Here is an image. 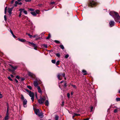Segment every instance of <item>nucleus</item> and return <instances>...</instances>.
Segmentation results:
<instances>
[{
    "label": "nucleus",
    "mask_w": 120,
    "mask_h": 120,
    "mask_svg": "<svg viewBox=\"0 0 120 120\" xmlns=\"http://www.w3.org/2000/svg\"><path fill=\"white\" fill-rule=\"evenodd\" d=\"M45 100V97H44L43 98H41L40 99L38 100V101L40 104H42L44 103Z\"/></svg>",
    "instance_id": "nucleus-3"
},
{
    "label": "nucleus",
    "mask_w": 120,
    "mask_h": 120,
    "mask_svg": "<svg viewBox=\"0 0 120 120\" xmlns=\"http://www.w3.org/2000/svg\"><path fill=\"white\" fill-rule=\"evenodd\" d=\"M2 95L1 94V93L0 92V98H2Z\"/></svg>",
    "instance_id": "nucleus-41"
},
{
    "label": "nucleus",
    "mask_w": 120,
    "mask_h": 120,
    "mask_svg": "<svg viewBox=\"0 0 120 120\" xmlns=\"http://www.w3.org/2000/svg\"><path fill=\"white\" fill-rule=\"evenodd\" d=\"M24 9H22V8L20 9H19V10L20 11V13H22V12L23 11Z\"/></svg>",
    "instance_id": "nucleus-19"
},
{
    "label": "nucleus",
    "mask_w": 120,
    "mask_h": 120,
    "mask_svg": "<svg viewBox=\"0 0 120 120\" xmlns=\"http://www.w3.org/2000/svg\"><path fill=\"white\" fill-rule=\"evenodd\" d=\"M11 68L12 69H13V70H15L17 68V67L16 66H15L14 67H13L11 65Z\"/></svg>",
    "instance_id": "nucleus-14"
},
{
    "label": "nucleus",
    "mask_w": 120,
    "mask_h": 120,
    "mask_svg": "<svg viewBox=\"0 0 120 120\" xmlns=\"http://www.w3.org/2000/svg\"><path fill=\"white\" fill-rule=\"evenodd\" d=\"M13 8H9L8 10V12L9 13L10 15L11 14V12L13 9Z\"/></svg>",
    "instance_id": "nucleus-10"
},
{
    "label": "nucleus",
    "mask_w": 120,
    "mask_h": 120,
    "mask_svg": "<svg viewBox=\"0 0 120 120\" xmlns=\"http://www.w3.org/2000/svg\"><path fill=\"white\" fill-rule=\"evenodd\" d=\"M82 72L83 73H84L83 74V75H85L87 74V73H86L87 72L86 70H83L82 71Z\"/></svg>",
    "instance_id": "nucleus-18"
},
{
    "label": "nucleus",
    "mask_w": 120,
    "mask_h": 120,
    "mask_svg": "<svg viewBox=\"0 0 120 120\" xmlns=\"http://www.w3.org/2000/svg\"><path fill=\"white\" fill-rule=\"evenodd\" d=\"M96 4V3L93 1H91L89 4V6L92 7L93 6L95 5Z\"/></svg>",
    "instance_id": "nucleus-6"
},
{
    "label": "nucleus",
    "mask_w": 120,
    "mask_h": 120,
    "mask_svg": "<svg viewBox=\"0 0 120 120\" xmlns=\"http://www.w3.org/2000/svg\"><path fill=\"white\" fill-rule=\"evenodd\" d=\"M7 10V7H6L5 8V14H6Z\"/></svg>",
    "instance_id": "nucleus-42"
},
{
    "label": "nucleus",
    "mask_w": 120,
    "mask_h": 120,
    "mask_svg": "<svg viewBox=\"0 0 120 120\" xmlns=\"http://www.w3.org/2000/svg\"><path fill=\"white\" fill-rule=\"evenodd\" d=\"M26 92H28L29 93L30 92H31V91H30V90L27 89L26 90Z\"/></svg>",
    "instance_id": "nucleus-48"
},
{
    "label": "nucleus",
    "mask_w": 120,
    "mask_h": 120,
    "mask_svg": "<svg viewBox=\"0 0 120 120\" xmlns=\"http://www.w3.org/2000/svg\"><path fill=\"white\" fill-rule=\"evenodd\" d=\"M31 45H32L33 46L34 45H35V44H34V43H32V42H31Z\"/></svg>",
    "instance_id": "nucleus-43"
},
{
    "label": "nucleus",
    "mask_w": 120,
    "mask_h": 120,
    "mask_svg": "<svg viewBox=\"0 0 120 120\" xmlns=\"http://www.w3.org/2000/svg\"><path fill=\"white\" fill-rule=\"evenodd\" d=\"M62 75L63 77H64L65 76V74L63 73L62 74Z\"/></svg>",
    "instance_id": "nucleus-52"
},
{
    "label": "nucleus",
    "mask_w": 120,
    "mask_h": 120,
    "mask_svg": "<svg viewBox=\"0 0 120 120\" xmlns=\"http://www.w3.org/2000/svg\"><path fill=\"white\" fill-rule=\"evenodd\" d=\"M30 96L31 97V99L32 101V102L34 101V93L33 92H30L29 94Z\"/></svg>",
    "instance_id": "nucleus-4"
},
{
    "label": "nucleus",
    "mask_w": 120,
    "mask_h": 120,
    "mask_svg": "<svg viewBox=\"0 0 120 120\" xmlns=\"http://www.w3.org/2000/svg\"><path fill=\"white\" fill-rule=\"evenodd\" d=\"M52 62L53 64H55L56 63V60H52Z\"/></svg>",
    "instance_id": "nucleus-25"
},
{
    "label": "nucleus",
    "mask_w": 120,
    "mask_h": 120,
    "mask_svg": "<svg viewBox=\"0 0 120 120\" xmlns=\"http://www.w3.org/2000/svg\"><path fill=\"white\" fill-rule=\"evenodd\" d=\"M18 4V2L17 1H15V4Z\"/></svg>",
    "instance_id": "nucleus-57"
},
{
    "label": "nucleus",
    "mask_w": 120,
    "mask_h": 120,
    "mask_svg": "<svg viewBox=\"0 0 120 120\" xmlns=\"http://www.w3.org/2000/svg\"><path fill=\"white\" fill-rule=\"evenodd\" d=\"M56 56H57L58 57H60V53H59L56 54Z\"/></svg>",
    "instance_id": "nucleus-24"
},
{
    "label": "nucleus",
    "mask_w": 120,
    "mask_h": 120,
    "mask_svg": "<svg viewBox=\"0 0 120 120\" xmlns=\"http://www.w3.org/2000/svg\"><path fill=\"white\" fill-rule=\"evenodd\" d=\"M21 99L22 101H23L24 100H25V99H24V98L23 96L22 95H21Z\"/></svg>",
    "instance_id": "nucleus-21"
},
{
    "label": "nucleus",
    "mask_w": 120,
    "mask_h": 120,
    "mask_svg": "<svg viewBox=\"0 0 120 120\" xmlns=\"http://www.w3.org/2000/svg\"><path fill=\"white\" fill-rule=\"evenodd\" d=\"M38 37V35L37 34L35 35H34V36H33V37L34 38H37Z\"/></svg>",
    "instance_id": "nucleus-30"
},
{
    "label": "nucleus",
    "mask_w": 120,
    "mask_h": 120,
    "mask_svg": "<svg viewBox=\"0 0 120 120\" xmlns=\"http://www.w3.org/2000/svg\"><path fill=\"white\" fill-rule=\"evenodd\" d=\"M4 20L5 21H6L7 20V18L6 17V15H5L4 16Z\"/></svg>",
    "instance_id": "nucleus-45"
},
{
    "label": "nucleus",
    "mask_w": 120,
    "mask_h": 120,
    "mask_svg": "<svg viewBox=\"0 0 120 120\" xmlns=\"http://www.w3.org/2000/svg\"><path fill=\"white\" fill-rule=\"evenodd\" d=\"M14 6H15V7H16V6H17V4H15Z\"/></svg>",
    "instance_id": "nucleus-64"
},
{
    "label": "nucleus",
    "mask_w": 120,
    "mask_h": 120,
    "mask_svg": "<svg viewBox=\"0 0 120 120\" xmlns=\"http://www.w3.org/2000/svg\"><path fill=\"white\" fill-rule=\"evenodd\" d=\"M16 78L18 79H19V77L18 76H16Z\"/></svg>",
    "instance_id": "nucleus-49"
},
{
    "label": "nucleus",
    "mask_w": 120,
    "mask_h": 120,
    "mask_svg": "<svg viewBox=\"0 0 120 120\" xmlns=\"http://www.w3.org/2000/svg\"><path fill=\"white\" fill-rule=\"evenodd\" d=\"M44 47L45 48H47V46L46 45H43Z\"/></svg>",
    "instance_id": "nucleus-46"
},
{
    "label": "nucleus",
    "mask_w": 120,
    "mask_h": 120,
    "mask_svg": "<svg viewBox=\"0 0 120 120\" xmlns=\"http://www.w3.org/2000/svg\"><path fill=\"white\" fill-rule=\"evenodd\" d=\"M115 22L114 21H111L109 22L110 26V27H112L114 25Z\"/></svg>",
    "instance_id": "nucleus-8"
},
{
    "label": "nucleus",
    "mask_w": 120,
    "mask_h": 120,
    "mask_svg": "<svg viewBox=\"0 0 120 120\" xmlns=\"http://www.w3.org/2000/svg\"><path fill=\"white\" fill-rule=\"evenodd\" d=\"M55 42L56 43H60V42L59 41H57V40H55Z\"/></svg>",
    "instance_id": "nucleus-35"
},
{
    "label": "nucleus",
    "mask_w": 120,
    "mask_h": 120,
    "mask_svg": "<svg viewBox=\"0 0 120 120\" xmlns=\"http://www.w3.org/2000/svg\"><path fill=\"white\" fill-rule=\"evenodd\" d=\"M39 39V38H37L35 40H37L38 39Z\"/></svg>",
    "instance_id": "nucleus-63"
},
{
    "label": "nucleus",
    "mask_w": 120,
    "mask_h": 120,
    "mask_svg": "<svg viewBox=\"0 0 120 120\" xmlns=\"http://www.w3.org/2000/svg\"><path fill=\"white\" fill-rule=\"evenodd\" d=\"M27 34L29 36L30 38H31L33 36L31 35L30 34Z\"/></svg>",
    "instance_id": "nucleus-39"
},
{
    "label": "nucleus",
    "mask_w": 120,
    "mask_h": 120,
    "mask_svg": "<svg viewBox=\"0 0 120 120\" xmlns=\"http://www.w3.org/2000/svg\"><path fill=\"white\" fill-rule=\"evenodd\" d=\"M89 119V118H87L86 119H85L84 120H88Z\"/></svg>",
    "instance_id": "nucleus-59"
},
{
    "label": "nucleus",
    "mask_w": 120,
    "mask_h": 120,
    "mask_svg": "<svg viewBox=\"0 0 120 120\" xmlns=\"http://www.w3.org/2000/svg\"><path fill=\"white\" fill-rule=\"evenodd\" d=\"M14 0H13L11 2V4H13V3H14Z\"/></svg>",
    "instance_id": "nucleus-53"
},
{
    "label": "nucleus",
    "mask_w": 120,
    "mask_h": 120,
    "mask_svg": "<svg viewBox=\"0 0 120 120\" xmlns=\"http://www.w3.org/2000/svg\"><path fill=\"white\" fill-rule=\"evenodd\" d=\"M34 49L35 50L37 49V46L36 45H35L34 46Z\"/></svg>",
    "instance_id": "nucleus-33"
},
{
    "label": "nucleus",
    "mask_w": 120,
    "mask_h": 120,
    "mask_svg": "<svg viewBox=\"0 0 120 120\" xmlns=\"http://www.w3.org/2000/svg\"><path fill=\"white\" fill-rule=\"evenodd\" d=\"M71 86L75 88H76V86L75 85H72Z\"/></svg>",
    "instance_id": "nucleus-36"
},
{
    "label": "nucleus",
    "mask_w": 120,
    "mask_h": 120,
    "mask_svg": "<svg viewBox=\"0 0 120 120\" xmlns=\"http://www.w3.org/2000/svg\"><path fill=\"white\" fill-rule=\"evenodd\" d=\"M93 107H91V112L92 111V110L93 109Z\"/></svg>",
    "instance_id": "nucleus-54"
},
{
    "label": "nucleus",
    "mask_w": 120,
    "mask_h": 120,
    "mask_svg": "<svg viewBox=\"0 0 120 120\" xmlns=\"http://www.w3.org/2000/svg\"><path fill=\"white\" fill-rule=\"evenodd\" d=\"M27 88H28L32 90V87L31 86H27Z\"/></svg>",
    "instance_id": "nucleus-26"
},
{
    "label": "nucleus",
    "mask_w": 120,
    "mask_h": 120,
    "mask_svg": "<svg viewBox=\"0 0 120 120\" xmlns=\"http://www.w3.org/2000/svg\"><path fill=\"white\" fill-rule=\"evenodd\" d=\"M55 2H52L51 3V4H55Z\"/></svg>",
    "instance_id": "nucleus-55"
},
{
    "label": "nucleus",
    "mask_w": 120,
    "mask_h": 120,
    "mask_svg": "<svg viewBox=\"0 0 120 120\" xmlns=\"http://www.w3.org/2000/svg\"><path fill=\"white\" fill-rule=\"evenodd\" d=\"M60 48L62 49H64V46L62 45H60Z\"/></svg>",
    "instance_id": "nucleus-22"
},
{
    "label": "nucleus",
    "mask_w": 120,
    "mask_h": 120,
    "mask_svg": "<svg viewBox=\"0 0 120 120\" xmlns=\"http://www.w3.org/2000/svg\"><path fill=\"white\" fill-rule=\"evenodd\" d=\"M50 37H51V36L50 35V34H49L48 37L46 38V39H49L50 38Z\"/></svg>",
    "instance_id": "nucleus-27"
},
{
    "label": "nucleus",
    "mask_w": 120,
    "mask_h": 120,
    "mask_svg": "<svg viewBox=\"0 0 120 120\" xmlns=\"http://www.w3.org/2000/svg\"><path fill=\"white\" fill-rule=\"evenodd\" d=\"M116 100L117 101H120V98H116Z\"/></svg>",
    "instance_id": "nucleus-23"
},
{
    "label": "nucleus",
    "mask_w": 120,
    "mask_h": 120,
    "mask_svg": "<svg viewBox=\"0 0 120 120\" xmlns=\"http://www.w3.org/2000/svg\"><path fill=\"white\" fill-rule=\"evenodd\" d=\"M22 15V13H19V17H20Z\"/></svg>",
    "instance_id": "nucleus-51"
},
{
    "label": "nucleus",
    "mask_w": 120,
    "mask_h": 120,
    "mask_svg": "<svg viewBox=\"0 0 120 120\" xmlns=\"http://www.w3.org/2000/svg\"><path fill=\"white\" fill-rule=\"evenodd\" d=\"M12 35L14 38H16V37L14 34H13V35Z\"/></svg>",
    "instance_id": "nucleus-62"
},
{
    "label": "nucleus",
    "mask_w": 120,
    "mask_h": 120,
    "mask_svg": "<svg viewBox=\"0 0 120 120\" xmlns=\"http://www.w3.org/2000/svg\"><path fill=\"white\" fill-rule=\"evenodd\" d=\"M64 102H62V106L64 105Z\"/></svg>",
    "instance_id": "nucleus-60"
},
{
    "label": "nucleus",
    "mask_w": 120,
    "mask_h": 120,
    "mask_svg": "<svg viewBox=\"0 0 120 120\" xmlns=\"http://www.w3.org/2000/svg\"><path fill=\"white\" fill-rule=\"evenodd\" d=\"M18 4L19 5H21L22 4V3H21V2H20V3H18Z\"/></svg>",
    "instance_id": "nucleus-61"
},
{
    "label": "nucleus",
    "mask_w": 120,
    "mask_h": 120,
    "mask_svg": "<svg viewBox=\"0 0 120 120\" xmlns=\"http://www.w3.org/2000/svg\"><path fill=\"white\" fill-rule=\"evenodd\" d=\"M59 118V116L57 115H56L55 116V120H58Z\"/></svg>",
    "instance_id": "nucleus-20"
},
{
    "label": "nucleus",
    "mask_w": 120,
    "mask_h": 120,
    "mask_svg": "<svg viewBox=\"0 0 120 120\" xmlns=\"http://www.w3.org/2000/svg\"><path fill=\"white\" fill-rule=\"evenodd\" d=\"M61 76V75L60 74H58L57 75V77L58 79L59 80H61L62 79V78L60 77Z\"/></svg>",
    "instance_id": "nucleus-16"
},
{
    "label": "nucleus",
    "mask_w": 120,
    "mask_h": 120,
    "mask_svg": "<svg viewBox=\"0 0 120 120\" xmlns=\"http://www.w3.org/2000/svg\"><path fill=\"white\" fill-rule=\"evenodd\" d=\"M8 79H9V80H10L11 81H12V79L10 77V76H9L8 77Z\"/></svg>",
    "instance_id": "nucleus-34"
},
{
    "label": "nucleus",
    "mask_w": 120,
    "mask_h": 120,
    "mask_svg": "<svg viewBox=\"0 0 120 120\" xmlns=\"http://www.w3.org/2000/svg\"><path fill=\"white\" fill-rule=\"evenodd\" d=\"M35 27L34 26V27H33L32 26H31L30 27V29L32 30H33L34 29Z\"/></svg>",
    "instance_id": "nucleus-29"
},
{
    "label": "nucleus",
    "mask_w": 120,
    "mask_h": 120,
    "mask_svg": "<svg viewBox=\"0 0 120 120\" xmlns=\"http://www.w3.org/2000/svg\"><path fill=\"white\" fill-rule=\"evenodd\" d=\"M29 10L31 11H34V10L32 8H30L29 9Z\"/></svg>",
    "instance_id": "nucleus-50"
},
{
    "label": "nucleus",
    "mask_w": 120,
    "mask_h": 120,
    "mask_svg": "<svg viewBox=\"0 0 120 120\" xmlns=\"http://www.w3.org/2000/svg\"><path fill=\"white\" fill-rule=\"evenodd\" d=\"M35 11V12L37 14H38L39 12V11L38 10H37Z\"/></svg>",
    "instance_id": "nucleus-32"
},
{
    "label": "nucleus",
    "mask_w": 120,
    "mask_h": 120,
    "mask_svg": "<svg viewBox=\"0 0 120 120\" xmlns=\"http://www.w3.org/2000/svg\"><path fill=\"white\" fill-rule=\"evenodd\" d=\"M10 75L12 78H13L14 77V76L13 75H12L11 74Z\"/></svg>",
    "instance_id": "nucleus-58"
},
{
    "label": "nucleus",
    "mask_w": 120,
    "mask_h": 120,
    "mask_svg": "<svg viewBox=\"0 0 120 120\" xmlns=\"http://www.w3.org/2000/svg\"><path fill=\"white\" fill-rule=\"evenodd\" d=\"M60 64V62L59 61H58L56 62V65H59Z\"/></svg>",
    "instance_id": "nucleus-31"
},
{
    "label": "nucleus",
    "mask_w": 120,
    "mask_h": 120,
    "mask_svg": "<svg viewBox=\"0 0 120 120\" xmlns=\"http://www.w3.org/2000/svg\"><path fill=\"white\" fill-rule=\"evenodd\" d=\"M45 105L46 106H48L49 104V102L47 100H46V101L45 102Z\"/></svg>",
    "instance_id": "nucleus-17"
},
{
    "label": "nucleus",
    "mask_w": 120,
    "mask_h": 120,
    "mask_svg": "<svg viewBox=\"0 0 120 120\" xmlns=\"http://www.w3.org/2000/svg\"><path fill=\"white\" fill-rule=\"evenodd\" d=\"M69 56V55L68 54H67L65 56V58H67Z\"/></svg>",
    "instance_id": "nucleus-38"
},
{
    "label": "nucleus",
    "mask_w": 120,
    "mask_h": 120,
    "mask_svg": "<svg viewBox=\"0 0 120 120\" xmlns=\"http://www.w3.org/2000/svg\"><path fill=\"white\" fill-rule=\"evenodd\" d=\"M18 39L20 41L22 42H25L26 41L25 39H20L19 38H18Z\"/></svg>",
    "instance_id": "nucleus-11"
},
{
    "label": "nucleus",
    "mask_w": 120,
    "mask_h": 120,
    "mask_svg": "<svg viewBox=\"0 0 120 120\" xmlns=\"http://www.w3.org/2000/svg\"><path fill=\"white\" fill-rule=\"evenodd\" d=\"M31 0H25V1L26 2H30L31 1Z\"/></svg>",
    "instance_id": "nucleus-40"
},
{
    "label": "nucleus",
    "mask_w": 120,
    "mask_h": 120,
    "mask_svg": "<svg viewBox=\"0 0 120 120\" xmlns=\"http://www.w3.org/2000/svg\"><path fill=\"white\" fill-rule=\"evenodd\" d=\"M70 95V94L69 93H68L67 94V96L68 98H69Z\"/></svg>",
    "instance_id": "nucleus-47"
},
{
    "label": "nucleus",
    "mask_w": 120,
    "mask_h": 120,
    "mask_svg": "<svg viewBox=\"0 0 120 120\" xmlns=\"http://www.w3.org/2000/svg\"><path fill=\"white\" fill-rule=\"evenodd\" d=\"M28 74L29 76L32 78H33L35 77V75L34 74L30 72H28Z\"/></svg>",
    "instance_id": "nucleus-9"
},
{
    "label": "nucleus",
    "mask_w": 120,
    "mask_h": 120,
    "mask_svg": "<svg viewBox=\"0 0 120 120\" xmlns=\"http://www.w3.org/2000/svg\"><path fill=\"white\" fill-rule=\"evenodd\" d=\"M23 101V106L25 108L26 107H27L26 104L27 102V101L26 99H25Z\"/></svg>",
    "instance_id": "nucleus-7"
},
{
    "label": "nucleus",
    "mask_w": 120,
    "mask_h": 120,
    "mask_svg": "<svg viewBox=\"0 0 120 120\" xmlns=\"http://www.w3.org/2000/svg\"><path fill=\"white\" fill-rule=\"evenodd\" d=\"M35 113L38 116L41 118H42L43 116V113L40 112L38 109H35L34 110Z\"/></svg>",
    "instance_id": "nucleus-2"
},
{
    "label": "nucleus",
    "mask_w": 120,
    "mask_h": 120,
    "mask_svg": "<svg viewBox=\"0 0 120 120\" xmlns=\"http://www.w3.org/2000/svg\"><path fill=\"white\" fill-rule=\"evenodd\" d=\"M118 111V110L117 109H115L114 111V112L115 113H116Z\"/></svg>",
    "instance_id": "nucleus-37"
},
{
    "label": "nucleus",
    "mask_w": 120,
    "mask_h": 120,
    "mask_svg": "<svg viewBox=\"0 0 120 120\" xmlns=\"http://www.w3.org/2000/svg\"><path fill=\"white\" fill-rule=\"evenodd\" d=\"M110 15L114 17L115 21L116 22H118L120 20V16L115 11H111L110 12Z\"/></svg>",
    "instance_id": "nucleus-1"
},
{
    "label": "nucleus",
    "mask_w": 120,
    "mask_h": 120,
    "mask_svg": "<svg viewBox=\"0 0 120 120\" xmlns=\"http://www.w3.org/2000/svg\"><path fill=\"white\" fill-rule=\"evenodd\" d=\"M15 80L17 83L18 82V80H17L16 79H15Z\"/></svg>",
    "instance_id": "nucleus-56"
},
{
    "label": "nucleus",
    "mask_w": 120,
    "mask_h": 120,
    "mask_svg": "<svg viewBox=\"0 0 120 120\" xmlns=\"http://www.w3.org/2000/svg\"><path fill=\"white\" fill-rule=\"evenodd\" d=\"M31 14L34 16H36V14L35 11L31 12Z\"/></svg>",
    "instance_id": "nucleus-15"
},
{
    "label": "nucleus",
    "mask_w": 120,
    "mask_h": 120,
    "mask_svg": "<svg viewBox=\"0 0 120 120\" xmlns=\"http://www.w3.org/2000/svg\"><path fill=\"white\" fill-rule=\"evenodd\" d=\"M10 32H11V34L12 35H13V34H14L13 33V32L11 30H10Z\"/></svg>",
    "instance_id": "nucleus-44"
},
{
    "label": "nucleus",
    "mask_w": 120,
    "mask_h": 120,
    "mask_svg": "<svg viewBox=\"0 0 120 120\" xmlns=\"http://www.w3.org/2000/svg\"><path fill=\"white\" fill-rule=\"evenodd\" d=\"M8 108L7 113L6 114V116L4 119L3 120H8Z\"/></svg>",
    "instance_id": "nucleus-5"
},
{
    "label": "nucleus",
    "mask_w": 120,
    "mask_h": 120,
    "mask_svg": "<svg viewBox=\"0 0 120 120\" xmlns=\"http://www.w3.org/2000/svg\"><path fill=\"white\" fill-rule=\"evenodd\" d=\"M37 89L38 92L40 93H41L42 92V91L41 89L40 88L39 86H37Z\"/></svg>",
    "instance_id": "nucleus-12"
},
{
    "label": "nucleus",
    "mask_w": 120,
    "mask_h": 120,
    "mask_svg": "<svg viewBox=\"0 0 120 120\" xmlns=\"http://www.w3.org/2000/svg\"><path fill=\"white\" fill-rule=\"evenodd\" d=\"M23 12L25 14H27V11H25L24 9V11Z\"/></svg>",
    "instance_id": "nucleus-28"
},
{
    "label": "nucleus",
    "mask_w": 120,
    "mask_h": 120,
    "mask_svg": "<svg viewBox=\"0 0 120 120\" xmlns=\"http://www.w3.org/2000/svg\"><path fill=\"white\" fill-rule=\"evenodd\" d=\"M34 84L35 87H37V86L38 85L37 82L36 81H34Z\"/></svg>",
    "instance_id": "nucleus-13"
}]
</instances>
